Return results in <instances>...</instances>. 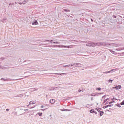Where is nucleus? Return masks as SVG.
I'll return each mask as SVG.
<instances>
[{
  "label": "nucleus",
  "instance_id": "f257e3e1",
  "mask_svg": "<svg viewBox=\"0 0 124 124\" xmlns=\"http://www.w3.org/2000/svg\"><path fill=\"white\" fill-rule=\"evenodd\" d=\"M103 46L104 47H109L111 46V45L109 43H94V42H90L88 44H86V46H88L89 47H94L95 46Z\"/></svg>",
  "mask_w": 124,
  "mask_h": 124
},
{
  "label": "nucleus",
  "instance_id": "f03ea898",
  "mask_svg": "<svg viewBox=\"0 0 124 124\" xmlns=\"http://www.w3.org/2000/svg\"><path fill=\"white\" fill-rule=\"evenodd\" d=\"M116 18H117V16H106V20L111 23H113V22L115 21V19H116Z\"/></svg>",
  "mask_w": 124,
  "mask_h": 124
},
{
  "label": "nucleus",
  "instance_id": "7ed1b4c3",
  "mask_svg": "<svg viewBox=\"0 0 124 124\" xmlns=\"http://www.w3.org/2000/svg\"><path fill=\"white\" fill-rule=\"evenodd\" d=\"M122 88V85H114V87L112 88V90H121Z\"/></svg>",
  "mask_w": 124,
  "mask_h": 124
},
{
  "label": "nucleus",
  "instance_id": "20e7f679",
  "mask_svg": "<svg viewBox=\"0 0 124 124\" xmlns=\"http://www.w3.org/2000/svg\"><path fill=\"white\" fill-rule=\"evenodd\" d=\"M70 65H62V64L58 65L57 66V67H70Z\"/></svg>",
  "mask_w": 124,
  "mask_h": 124
},
{
  "label": "nucleus",
  "instance_id": "39448f33",
  "mask_svg": "<svg viewBox=\"0 0 124 124\" xmlns=\"http://www.w3.org/2000/svg\"><path fill=\"white\" fill-rule=\"evenodd\" d=\"M32 25L33 26L38 25V22H37V20L34 19L32 23Z\"/></svg>",
  "mask_w": 124,
  "mask_h": 124
},
{
  "label": "nucleus",
  "instance_id": "423d86ee",
  "mask_svg": "<svg viewBox=\"0 0 124 124\" xmlns=\"http://www.w3.org/2000/svg\"><path fill=\"white\" fill-rule=\"evenodd\" d=\"M114 105L113 104H110V105H108L107 106H104L103 108V109H106V108H108V107H112Z\"/></svg>",
  "mask_w": 124,
  "mask_h": 124
},
{
  "label": "nucleus",
  "instance_id": "0eeeda50",
  "mask_svg": "<svg viewBox=\"0 0 124 124\" xmlns=\"http://www.w3.org/2000/svg\"><path fill=\"white\" fill-rule=\"evenodd\" d=\"M57 89H58V87H49L48 91H55V90H57Z\"/></svg>",
  "mask_w": 124,
  "mask_h": 124
},
{
  "label": "nucleus",
  "instance_id": "6e6552de",
  "mask_svg": "<svg viewBox=\"0 0 124 124\" xmlns=\"http://www.w3.org/2000/svg\"><path fill=\"white\" fill-rule=\"evenodd\" d=\"M60 110L61 111H62V112H63V111H64L65 112H70V111H71V109L65 108H62Z\"/></svg>",
  "mask_w": 124,
  "mask_h": 124
},
{
  "label": "nucleus",
  "instance_id": "1a4fd4ad",
  "mask_svg": "<svg viewBox=\"0 0 124 124\" xmlns=\"http://www.w3.org/2000/svg\"><path fill=\"white\" fill-rule=\"evenodd\" d=\"M50 46L54 47L55 48H61V45H51Z\"/></svg>",
  "mask_w": 124,
  "mask_h": 124
},
{
  "label": "nucleus",
  "instance_id": "9d476101",
  "mask_svg": "<svg viewBox=\"0 0 124 124\" xmlns=\"http://www.w3.org/2000/svg\"><path fill=\"white\" fill-rule=\"evenodd\" d=\"M95 111H97V112H98V113H99L102 110V108H95Z\"/></svg>",
  "mask_w": 124,
  "mask_h": 124
},
{
  "label": "nucleus",
  "instance_id": "9b49d317",
  "mask_svg": "<svg viewBox=\"0 0 124 124\" xmlns=\"http://www.w3.org/2000/svg\"><path fill=\"white\" fill-rule=\"evenodd\" d=\"M114 71H115V69H111V70H110V71H106V72H105V73L106 74H108V73H111H111H113Z\"/></svg>",
  "mask_w": 124,
  "mask_h": 124
},
{
  "label": "nucleus",
  "instance_id": "f8f14e48",
  "mask_svg": "<svg viewBox=\"0 0 124 124\" xmlns=\"http://www.w3.org/2000/svg\"><path fill=\"white\" fill-rule=\"evenodd\" d=\"M61 48H70V46H64L63 45H61Z\"/></svg>",
  "mask_w": 124,
  "mask_h": 124
},
{
  "label": "nucleus",
  "instance_id": "ddd939ff",
  "mask_svg": "<svg viewBox=\"0 0 124 124\" xmlns=\"http://www.w3.org/2000/svg\"><path fill=\"white\" fill-rule=\"evenodd\" d=\"M49 102H50V103H51V104H54V103H55V102H56V100H55L54 99H51L49 100Z\"/></svg>",
  "mask_w": 124,
  "mask_h": 124
},
{
  "label": "nucleus",
  "instance_id": "4468645a",
  "mask_svg": "<svg viewBox=\"0 0 124 124\" xmlns=\"http://www.w3.org/2000/svg\"><path fill=\"white\" fill-rule=\"evenodd\" d=\"M109 51H110V53H112V54H113V55H118V54H119V53H117L116 51H115L114 50L110 49Z\"/></svg>",
  "mask_w": 124,
  "mask_h": 124
},
{
  "label": "nucleus",
  "instance_id": "2eb2a0df",
  "mask_svg": "<svg viewBox=\"0 0 124 124\" xmlns=\"http://www.w3.org/2000/svg\"><path fill=\"white\" fill-rule=\"evenodd\" d=\"M99 113L100 117H102V116H103L104 114V111H103V110H101Z\"/></svg>",
  "mask_w": 124,
  "mask_h": 124
},
{
  "label": "nucleus",
  "instance_id": "dca6fc26",
  "mask_svg": "<svg viewBox=\"0 0 124 124\" xmlns=\"http://www.w3.org/2000/svg\"><path fill=\"white\" fill-rule=\"evenodd\" d=\"M57 75H59V76H64V75H66V73H56V74Z\"/></svg>",
  "mask_w": 124,
  "mask_h": 124
},
{
  "label": "nucleus",
  "instance_id": "f3484780",
  "mask_svg": "<svg viewBox=\"0 0 124 124\" xmlns=\"http://www.w3.org/2000/svg\"><path fill=\"white\" fill-rule=\"evenodd\" d=\"M31 104H35V103L34 102V101H31L29 102V105H27V107H29V106H30V105H31Z\"/></svg>",
  "mask_w": 124,
  "mask_h": 124
},
{
  "label": "nucleus",
  "instance_id": "a211bd4d",
  "mask_svg": "<svg viewBox=\"0 0 124 124\" xmlns=\"http://www.w3.org/2000/svg\"><path fill=\"white\" fill-rule=\"evenodd\" d=\"M90 95L91 96H96V95H98V94L97 93H93L90 94Z\"/></svg>",
  "mask_w": 124,
  "mask_h": 124
},
{
  "label": "nucleus",
  "instance_id": "6ab92c4d",
  "mask_svg": "<svg viewBox=\"0 0 124 124\" xmlns=\"http://www.w3.org/2000/svg\"><path fill=\"white\" fill-rule=\"evenodd\" d=\"M75 66L76 67H79V66H81V63H75Z\"/></svg>",
  "mask_w": 124,
  "mask_h": 124
},
{
  "label": "nucleus",
  "instance_id": "aec40b11",
  "mask_svg": "<svg viewBox=\"0 0 124 124\" xmlns=\"http://www.w3.org/2000/svg\"><path fill=\"white\" fill-rule=\"evenodd\" d=\"M56 68H57L58 71H62L63 70L62 67H57L56 66Z\"/></svg>",
  "mask_w": 124,
  "mask_h": 124
},
{
  "label": "nucleus",
  "instance_id": "412c9836",
  "mask_svg": "<svg viewBox=\"0 0 124 124\" xmlns=\"http://www.w3.org/2000/svg\"><path fill=\"white\" fill-rule=\"evenodd\" d=\"M95 111V110H94V109H91L89 110L90 113H91V114H94Z\"/></svg>",
  "mask_w": 124,
  "mask_h": 124
},
{
  "label": "nucleus",
  "instance_id": "4be33fe9",
  "mask_svg": "<svg viewBox=\"0 0 124 124\" xmlns=\"http://www.w3.org/2000/svg\"><path fill=\"white\" fill-rule=\"evenodd\" d=\"M24 96V94H20L19 95H16V97H20V98Z\"/></svg>",
  "mask_w": 124,
  "mask_h": 124
},
{
  "label": "nucleus",
  "instance_id": "5701e85b",
  "mask_svg": "<svg viewBox=\"0 0 124 124\" xmlns=\"http://www.w3.org/2000/svg\"><path fill=\"white\" fill-rule=\"evenodd\" d=\"M116 51H122L123 50H124V49H123V47H120L118 48H116Z\"/></svg>",
  "mask_w": 124,
  "mask_h": 124
},
{
  "label": "nucleus",
  "instance_id": "b1692460",
  "mask_svg": "<svg viewBox=\"0 0 124 124\" xmlns=\"http://www.w3.org/2000/svg\"><path fill=\"white\" fill-rule=\"evenodd\" d=\"M111 101L108 102L109 104H112V103H114V102H115V100H114V99H113L112 98H111Z\"/></svg>",
  "mask_w": 124,
  "mask_h": 124
},
{
  "label": "nucleus",
  "instance_id": "393cba45",
  "mask_svg": "<svg viewBox=\"0 0 124 124\" xmlns=\"http://www.w3.org/2000/svg\"><path fill=\"white\" fill-rule=\"evenodd\" d=\"M116 106H117V107H119V108H121L122 107V106H121V104H120V103H117L115 104Z\"/></svg>",
  "mask_w": 124,
  "mask_h": 124
},
{
  "label": "nucleus",
  "instance_id": "a878e982",
  "mask_svg": "<svg viewBox=\"0 0 124 124\" xmlns=\"http://www.w3.org/2000/svg\"><path fill=\"white\" fill-rule=\"evenodd\" d=\"M6 21V18L4 17L2 20H1V22H2L3 23H5V22Z\"/></svg>",
  "mask_w": 124,
  "mask_h": 124
},
{
  "label": "nucleus",
  "instance_id": "bb28decb",
  "mask_svg": "<svg viewBox=\"0 0 124 124\" xmlns=\"http://www.w3.org/2000/svg\"><path fill=\"white\" fill-rule=\"evenodd\" d=\"M37 115H39V117H41L43 115V113L42 112H38L37 113Z\"/></svg>",
  "mask_w": 124,
  "mask_h": 124
},
{
  "label": "nucleus",
  "instance_id": "cd10ccee",
  "mask_svg": "<svg viewBox=\"0 0 124 124\" xmlns=\"http://www.w3.org/2000/svg\"><path fill=\"white\" fill-rule=\"evenodd\" d=\"M46 42H48V43H52V41H53L52 40H46Z\"/></svg>",
  "mask_w": 124,
  "mask_h": 124
},
{
  "label": "nucleus",
  "instance_id": "c85d7f7f",
  "mask_svg": "<svg viewBox=\"0 0 124 124\" xmlns=\"http://www.w3.org/2000/svg\"><path fill=\"white\" fill-rule=\"evenodd\" d=\"M108 100H109V98H107L106 99L104 100V103H105L106 102H107V101H108Z\"/></svg>",
  "mask_w": 124,
  "mask_h": 124
},
{
  "label": "nucleus",
  "instance_id": "c756f323",
  "mask_svg": "<svg viewBox=\"0 0 124 124\" xmlns=\"http://www.w3.org/2000/svg\"><path fill=\"white\" fill-rule=\"evenodd\" d=\"M23 61H24V60H22V59H19L18 60V62H23Z\"/></svg>",
  "mask_w": 124,
  "mask_h": 124
},
{
  "label": "nucleus",
  "instance_id": "7c9ffc66",
  "mask_svg": "<svg viewBox=\"0 0 124 124\" xmlns=\"http://www.w3.org/2000/svg\"><path fill=\"white\" fill-rule=\"evenodd\" d=\"M118 55H120V56H121L122 57H123V56H124V52H122V53H118Z\"/></svg>",
  "mask_w": 124,
  "mask_h": 124
},
{
  "label": "nucleus",
  "instance_id": "2f4dec72",
  "mask_svg": "<svg viewBox=\"0 0 124 124\" xmlns=\"http://www.w3.org/2000/svg\"><path fill=\"white\" fill-rule=\"evenodd\" d=\"M96 91H101V88L100 87H97L96 88Z\"/></svg>",
  "mask_w": 124,
  "mask_h": 124
},
{
  "label": "nucleus",
  "instance_id": "473e14b6",
  "mask_svg": "<svg viewBox=\"0 0 124 124\" xmlns=\"http://www.w3.org/2000/svg\"><path fill=\"white\" fill-rule=\"evenodd\" d=\"M28 2V0H25L23 2V4H26V3Z\"/></svg>",
  "mask_w": 124,
  "mask_h": 124
},
{
  "label": "nucleus",
  "instance_id": "72a5a7b5",
  "mask_svg": "<svg viewBox=\"0 0 124 124\" xmlns=\"http://www.w3.org/2000/svg\"><path fill=\"white\" fill-rule=\"evenodd\" d=\"M70 66H75V63H72L70 64Z\"/></svg>",
  "mask_w": 124,
  "mask_h": 124
},
{
  "label": "nucleus",
  "instance_id": "f704fd0d",
  "mask_svg": "<svg viewBox=\"0 0 124 124\" xmlns=\"http://www.w3.org/2000/svg\"><path fill=\"white\" fill-rule=\"evenodd\" d=\"M85 90H86V89L84 87H82V90H81V92H85Z\"/></svg>",
  "mask_w": 124,
  "mask_h": 124
},
{
  "label": "nucleus",
  "instance_id": "c9c22d12",
  "mask_svg": "<svg viewBox=\"0 0 124 124\" xmlns=\"http://www.w3.org/2000/svg\"><path fill=\"white\" fill-rule=\"evenodd\" d=\"M120 105H124V100L121 103H120Z\"/></svg>",
  "mask_w": 124,
  "mask_h": 124
},
{
  "label": "nucleus",
  "instance_id": "e433bc0d",
  "mask_svg": "<svg viewBox=\"0 0 124 124\" xmlns=\"http://www.w3.org/2000/svg\"><path fill=\"white\" fill-rule=\"evenodd\" d=\"M108 83H112V82H113V80H112V79H109V80H108Z\"/></svg>",
  "mask_w": 124,
  "mask_h": 124
},
{
  "label": "nucleus",
  "instance_id": "4c0bfd02",
  "mask_svg": "<svg viewBox=\"0 0 124 124\" xmlns=\"http://www.w3.org/2000/svg\"><path fill=\"white\" fill-rule=\"evenodd\" d=\"M20 110H24V111H28V110H29V109H24L23 108H21L20 109Z\"/></svg>",
  "mask_w": 124,
  "mask_h": 124
},
{
  "label": "nucleus",
  "instance_id": "58836bf2",
  "mask_svg": "<svg viewBox=\"0 0 124 124\" xmlns=\"http://www.w3.org/2000/svg\"><path fill=\"white\" fill-rule=\"evenodd\" d=\"M22 78H19L16 77V81H18V80H21Z\"/></svg>",
  "mask_w": 124,
  "mask_h": 124
},
{
  "label": "nucleus",
  "instance_id": "ea45409f",
  "mask_svg": "<svg viewBox=\"0 0 124 124\" xmlns=\"http://www.w3.org/2000/svg\"><path fill=\"white\" fill-rule=\"evenodd\" d=\"M52 41L51 42L52 44H54V42H56V41L55 40H52Z\"/></svg>",
  "mask_w": 124,
  "mask_h": 124
},
{
  "label": "nucleus",
  "instance_id": "a19ab883",
  "mask_svg": "<svg viewBox=\"0 0 124 124\" xmlns=\"http://www.w3.org/2000/svg\"><path fill=\"white\" fill-rule=\"evenodd\" d=\"M112 98L113 99V100H120L119 99H117V98L113 97Z\"/></svg>",
  "mask_w": 124,
  "mask_h": 124
},
{
  "label": "nucleus",
  "instance_id": "79ce46f5",
  "mask_svg": "<svg viewBox=\"0 0 124 124\" xmlns=\"http://www.w3.org/2000/svg\"><path fill=\"white\" fill-rule=\"evenodd\" d=\"M105 96H106V95H104V96H103L102 97V98L103 99H105V98H106Z\"/></svg>",
  "mask_w": 124,
  "mask_h": 124
},
{
  "label": "nucleus",
  "instance_id": "37998d69",
  "mask_svg": "<svg viewBox=\"0 0 124 124\" xmlns=\"http://www.w3.org/2000/svg\"><path fill=\"white\" fill-rule=\"evenodd\" d=\"M64 11H65V12H69V10H68L67 9H65L64 10Z\"/></svg>",
  "mask_w": 124,
  "mask_h": 124
},
{
  "label": "nucleus",
  "instance_id": "c03bdc74",
  "mask_svg": "<svg viewBox=\"0 0 124 124\" xmlns=\"http://www.w3.org/2000/svg\"><path fill=\"white\" fill-rule=\"evenodd\" d=\"M45 110H47V108H43L41 109V111H45Z\"/></svg>",
  "mask_w": 124,
  "mask_h": 124
},
{
  "label": "nucleus",
  "instance_id": "a18cd8bd",
  "mask_svg": "<svg viewBox=\"0 0 124 124\" xmlns=\"http://www.w3.org/2000/svg\"><path fill=\"white\" fill-rule=\"evenodd\" d=\"M54 44H60V42H54Z\"/></svg>",
  "mask_w": 124,
  "mask_h": 124
},
{
  "label": "nucleus",
  "instance_id": "49530a36",
  "mask_svg": "<svg viewBox=\"0 0 124 124\" xmlns=\"http://www.w3.org/2000/svg\"><path fill=\"white\" fill-rule=\"evenodd\" d=\"M0 60H1L2 61H3V60H4V58H3V57H1V58H0Z\"/></svg>",
  "mask_w": 124,
  "mask_h": 124
},
{
  "label": "nucleus",
  "instance_id": "de8ad7c7",
  "mask_svg": "<svg viewBox=\"0 0 124 124\" xmlns=\"http://www.w3.org/2000/svg\"><path fill=\"white\" fill-rule=\"evenodd\" d=\"M108 103H109V102L108 101L106 102V103L105 104V105H107V104H108Z\"/></svg>",
  "mask_w": 124,
  "mask_h": 124
},
{
  "label": "nucleus",
  "instance_id": "09e8293b",
  "mask_svg": "<svg viewBox=\"0 0 124 124\" xmlns=\"http://www.w3.org/2000/svg\"><path fill=\"white\" fill-rule=\"evenodd\" d=\"M80 92H82V90L79 89V90H78V93H80Z\"/></svg>",
  "mask_w": 124,
  "mask_h": 124
},
{
  "label": "nucleus",
  "instance_id": "8fccbe9b",
  "mask_svg": "<svg viewBox=\"0 0 124 124\" xmlns=\"http://www.w3.org/2000/svg\"><path fill=\"white\" fill-rule=\"evenodd\" d=\"M1 80H3L4 81H6V79L3 78H1Z\"/></svg>",
  "mask_w": 124,
  "mask_h": 124
},
{
  "label": "nucleus",
  "instance_id": "3c124183",
  "mask_svg": "<svg viewBox=\"0 0 124 124\" xmlns=\"http://www.w3.org/2000/svg\"><path fill=\"white\" fill-rule=\"evenodd\" d=\"M94 114H95V115H97V112L95 111Z\"/></svg>",
  "mask_w": 124,
  "mask_h": 124
},
{
  "label": "nucleus",
  "instance_id": "603ef678",
  "mask_svg": "<svg viewBox=\"0 0 124 124\" xmlns=\"http://www.w3.org/2000/svg\"><path fill=\"white\" fill-rule=\"evenodd\" d=\"M6 111L7 112H8V111H9V108H7V109H6Z\"/></svg>",
  "mask_w": 124,
  "mask_h": 124
},
{
  "label": "nucleus",
  "instance_id": "864d4df0",
  "mask_svg": "<svg viewBox=\"0 0 124 124\" xmlns=\"http://www.w3.org/2000/svg\"><path fill=\"white\" fill-rule=\"evenodd\" d=\"M41 108H44V106H43V105L41 106Z\"/></svg>",
  "mask_w": 124,
  "mask_h": 124
},
{
  "label": "nucleus",
  "instance_id": "5fc2aeb1",
  "mask_svg": "<svg viewBox=\"0 0 124 124\" xmlns=\"http://www.w3.org/2000/svg\"><path fill=\"white\" fill-rule=\"evenodd\" d=\"M28 62L27 60H25L23 62Z\"/></svg>",
  "mask_w": 124,
  "mask_h": 124
},
{
  "label": "nucleus",
  "instance_id": "6e6d98bb",
  "mask_svg": "<svg viewBox=\"0 0 124 124\" xmlns=\"http://www.w3.org/2000/svg\"><path fill=\"white\" fill-rule=\"evenodd\" d=\"M91 20L92 21V22H93V19L92 18H91Z\"/></svg>",
  "mask_w": 124,
  "mask_h": 124
},
{
  "label": "nucleus",
  "instance_id": "4d7b16f0",
  "mask_svg": "<svg viewBox=\"0 0 124 124\" xmlns=\"http://www.w3.org/2000/svg\"><path fill=\"white\" fill-rule=\"evenodd\" d=\"M106 111H107V112H110V110H109V109H106Z\"/></svg>",
  "mask_w": 124,
  "mask_h": 124
},
{
  "label": "nucleus",
  "instance_id": "13d9d810",
  "mask_svg": "<svg viewBox=\"0 0 124 124\" xmlns=\"http://www.w3.org/2000/svg\"><path fill=\"white\" fill-rule=\"evenodd\" d=\"M109 110H110V111H112V108H109Z\"/></svg>",
  "mask_w": 124,
  "mask_h": 124
},
{
  "label": "nucleus",
  "instance_id": "bf43d9fd",
  "mask_svg": "<svg viewBox=\"0 0 124 124\" xmlns=\"http://www.w3.org/2000/svg\"><path fill=\"white\" fill-rule=\"evenodd\" d=\"M102 93H98V94H102Z\"/></svg>",
  "mask_w": 124,
  "mask_h": 124
},
{
  "label": "nucleus",
  "instance_id": "052dcab7",
  "mask_svg": "<svg viewBox=\"0 0 124 124\" xmlns=\"http://www.w3.org/2000/svg\"><path fill=\"white\" fill-rule=\"evenodd\" d=\"M46 97H48V95H46Z\"/></svg>",
  "mask_w": 124,
  "mask_h": 124
},
{
  "label": "nucleus",
  "instance_id": "680f3d73",
  "mask_svg": "<svg viewBox=\"0 0 124 124\" xmlns=\"http://www.w3.org/2000/svg\"><path fill=\"white\" fill-rule=\"evenodd\" d=\"M122 49H123V50H124V46L122 47Z\"/></svg>",
  "mask_w": 124,
  "mask_h": 124
},
{
  "label": "nucleus",
  "instance_id": "e2e57ef3",
  "mask_svg": "<svg viewBox=\"0 0 124 124\" xmlns=\"http://www.w3.org/2000/svg\"><path fill=\"white\" fill-rule=\"evenodd\" d=\"M93 97H92L91 98V100H93Z\"/></svg>",
  "mask_w": 124,
  "mask_h": 124
},
{
  "label": "nucleus",
  "instance_id": "0e129e2a",
  "mask_svg": "<svg viewBox=\"0 0 124 124\" xmlns=\"http://www.w3.org/2000/svg\"><path fill=\"white\" fill-rule=\"evenodd\" d=\"M70 17H71V18H73V17H72V16H71Z\"/></svg>",
  "mask_w": 124,
  "mask_h": 124
},
{
  "label": "nucleus",
  "instance_id": "69168bd1",
  "mask_svg": "<svg viewBox=\"0 0 124 124\" xmlns=\"http://www.w3.org/2000/svg\"><path fill=\"white\" fill-rule=\"evenodd\" d=\"M19 4H22V3H19Z\"/></svg>",
  "mask_w": 124,
  "mask_h": 124
},
{
  "label": "nucleus",
  "instance_id": "338daca9",
  "mask_svg": "<svg viewBox=\"0 0 124 124\" xmlns=\"http://www.w3.org/2000/svg\"><path fill=\"white\" fill-rule=\"evenodd\" d=\"M120 17H121V18H123V17H122V16H120Z\"/></svg>",
  "mask_w": 124,
  "mask_h": 124
},
{
  "label": "nucleus",
  "instance_id": "774afa93",
  "mask_svg": "<svg viewBox=\"0 0 124 124\" xmlns=\"http://www.w3.org/2000/svg\"><path fill=\"white\" fill-rule=\"evenodd\" d=\"M26 64H29V63H27Z\"/></svg>",
  "mask_w": 124,
  "mask_h": 124
}]
</instances>
